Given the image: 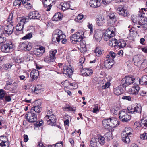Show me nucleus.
Segmentation results:
<instances>
[{"label":"nucleus","mask_w":147,"mask_h":147,"mask_svg":"<svg viewBox=\"0 0 147 147\" xmlns=\"http://www.w3.org/2000/svg\"><path fill=\"white\" fill-rule=\"evenodd\" d=\"M32 37V35L31 33L27 34L22 38L23 39H30Z\"/></svg>","instance_id":"6e6d98bb"},{"label":"nucleus","mask_w":147,"mask_h":147,"mask_svg":"<svg viewBox=\"0 0 147 147\" xmlns=\"http://www.w3.org/2000/svg\"><path fill=\"white\" fill-rule=\"evenodd\" d=\"M84 35V33L82 31H79L71 37L70 40L72 43L76 44L82 40Z\"/></svg>","instance_id":"7ed1b4c3"},{"label":"nucleus","mask_w":147,"mask_h":147,"mask_svg":"<svg viewBox=\"0 0 147 147\" xmlns=\"http://www.w3.org/2000/svg\"><path fill=\"white\" fill-rule=\"evenodd\" d=\"M44 6L47 8L46 11H49L51 8V4L55 1V0H42Z\"/></svg>","instance_id":"2eb2a0df"},{"label":"nucleus","mask_w":147,"mask_h":147,"mask_svg":"<svg viewBox=\"0 0 147 147\" xmlns=\"http://www.w3.org/2000/svg\"><path fill=\"white\" fill-rule=\"evenodd\" d=\"M98 141L97 138H92L90 141V147H98L99 144L98 143Z\"/></svg>","instance_id":"bb28decb"},{"label":"nucleus","mask_w":147,"mask_h":147,"mask_svg":"<svg viewBox=\"0 0 147 147\" xmlns=\"http://www.w3.org/2000/svg\"><path fill=\"white\" fill-rule=\"evenodd\" d=\"M139 20L138 22V24L142 26V28L145 30L147 29V18L145 17H141Z\"/></svg>","instance_id":"ddd939ff"},{"label":"nucleus","mask_w":147,"mask_h":147,"mask_svg":"<svg viewBox=\"0 0 147 147\" xmlns=\"http://www.w3.org/2000/svg\"><path fill=\"white\" fill-rule=\"evenodd\" d=\"M100 0H90L89 4L91 7L96 8L101 5Z\"/></svg>","instance_id":"412c9836"},{"label":"nucleus","mask_w":147,"mask_h":147,"mask_svg":"<svg viewBox=\"0 0 147 147\" xmlns=\"http://www.w3.org/2000/svg\"><path fill=\"white\" fill-rule=\"evenodd\" d=\"M108 16L109 17V20L111 22L110 23V24H112L117 21V17L116 13H110Z\"/></svg>","instance_id":"cd10ccee"},{"label":"nucleus","mask_w":147,"mask_h":147,"mask_svg":"<svg viewBox=\"0 0 147 147\" xmlns=\"http://www.w3.org/2000/svg\"><path fill=\"white\" fill-rule=\"evenodd\" d=\"M112 133L110 132H109L105 134L104 135V137L105 138L106 137L108 140H110L112 138Z\"/></svg>","instance_id":"09e8293b"},{"label":"nucleus","mask_w":147,"mask_h":147,"mask_svg":"<svg viewBox=\"0 0 147 147\" xmlns=\"http://www.w3.org/2000/svg\"><path fill=\"white\" fill-rule=\"evenodd\" d=\"M40 108L39 106H34L31 108L30 112L38 114L40 112Z\"/></svg>","instance_id":"2f4dec72"},{"label":"nucleus","mask_w":147,"mask_h":147,"mask_svg":"<svg viewBox=\"0 0 147 147\" xmlns=\"http://www.w3.org/2000/svg\"><path fill=\"white\" fill-rule=\"evenodd\" d=\"M131 136H129L126 134V133L122 132L121 134V137L123 142L125 143H129L130 142V137Z\"/></svg>","instance_id":"5701e85b"},{"label":"nucleus","mask_w":147,"mask_h":147,"mask_svg":"<svg viewBox=\"0 0 147 147\" xmlns=\"http://www.w3.org/2000/svg\"><path fill=\"white\" fill-rule=\"evenodd\" d=\"M51 111L49 110L47 112V115L44 117V120L46 121L47 124L51 126L55 125L56 121L55 116L52 114Z\"/></svg>","instance_id":"39448f33"},{"label":"nucleus","mask_w":147,"mask_h":147,"mask_svg":"<svg viewBox=\"0 0 147 147\" xmlns=\"http://www.w3.org/2000/svg\"><path fill=\"white\" fill-rule=\"evenodd\" d=\"M13 18V13H11L8 19H7V22H9L11 24L7 26V28L6 30H5V35L8 36L12 34L13 32V30L14 28V26L11 24L13 23L12 20Z\"/></svg>","instance_id":"f03ea898"},{"label":"nucleus","mask_w":147,"mask_h":147,"mask_svg":"<svg viewBox=\"0 0 147 147\" xmlns=\"http://www.w3.org/2000/svg\"><path fill=\"white\" fill-rule=\"evenodd\" d=\"M26 119L29 123H33L36 121L37 118L36 114L31 112H28L26 115Z\"/></svg>","instance_id":"9b49d317"},{"label":"nucleus","mask_w":147,"mask_h":147,"mask_svg":"<svg viewBox=\"0 0 147 147\" xmlns=\"http://www.w3.org/2000/svg\"><path fill=\"white\" fill-rule=\"evenodd\" d=\"M14 6H16L18 5L19 6L21 5L22 3L21 0H15V1L13 3Z\"/></svg>","instance_id":"864d4df0"},{"label":"nucleus","mask_w":147,"mask_h":147,"mask_svg":"<svg viewBox=\"0 0 147 147\" xmlns=\"http://www.w3.org/2000/svg\"><path fill=\"white\" fill-rule=\"evenodd\" d=\"M139 90V87L138 85H136L135 86H133L129 89L128 92L130 94L135 95L137 94Z\"/></svg>","instance_id":"4be33fe9"},{"label":"nucleus","mask_w":147,"mask_h":147,"mask_svg":"<svg viewBox=\"0 0 147 147\" xmlns=\"http://www.w3.org/2000/svg\"><path fill=\"white\" fill-rule=\"evenodd\" d=\"M93 73L92 69H87L86 71L84 73V76H87L91 75Z\"/></svg>","instance_id":"a18cd8bd"},{"label":"nucleus","mask_w":147,"mask_h":147,"mask_svg":"<svg viewBox=\"0 0 147 147\" xmlns=\"http://www.w3.org/2000/svg\"><path fill=\"white\" fill-rule=\"evenodd\" d=\"M122 98L123 99H126L128 101H131V98L129 96H127L122 97Z\"/></svg>","instance_id":"69168bd1"},{"label":"nucleus","mask_w":147,"mask_h":147,"mask_svg":"<svg viewBox=\"0 0 147 147\" xmlns=\"http://www.w3.org/2000/svg\"><path fill=\"white\" fill-rule=\"evenodd\" d=\"M65 109H67L68 111H74L76 110V108L75 107H66Z\"/></svg>","instance_id":"4d7b16f0"},{"label":"nucleus","mask_w":147,"mask_h":147,"mask_svg":"<svg viewBox=\"0 0 147 147\" xmlns=\"http://www.w3.org/2000/svg\"><path fill=\"white\" fill-rule=\"evenodd\" d=\"M117 40L113 38L110 40L108 42V45L112 47H116L117 45Z\"/></svg>","instance_id":"7c9ffc66"},{"label":"nucleus","mask_w":147,"mask_h":147,"mask_svg":"<svg viewBox=\"0 0 147 147\" xmlns=\"http://www.w3.org/2000/svg\"><path fill=\"white\" fill-rule=\"evenodd\" d=\"M119 118L123 122H126L130 120L131 116L127 113V111L123 110L119 112Z\"/></svg>","instance_id":"423d86ee"},{"label":"nucleus","mask_w":147,"mask_h":147,"mask_svg":"<svg viewBox=\"0 0 147 147\" xmlns=\"http://www.w3.org/2000/svg\"><path fill=\"white\" fill-rule=\"evenodd\" d=\"M140 138L141 139H147V133H144L141 135L140 136Z\"/></svg>","instance_id":"bf43d9fd"},{"label":"nucleus","mask_w":147,"mask_h":147,"mask_svg":"<svg viewBox=\"0 0 147 147\" xmlns=\"http://www.w3.org/2000/svg\"><path fill=\"white\" fill-rule=\"evenodd\" d=\"M112 60L107 59L104 61V65L105 67H109L110 66L112 65L111 62H112Z\"/></svg>","instance_id":"37998d69"},{"label":"nucleus","mask_w":147,"mask_h":147,"mask_svg":"<svg viewBox=\"0 0 147 147\" xmlns=\"http://www.w3.org/2000/svg\"><path fill=\"white\" fill-rule=\"evenodd\" d=\"M132 129L130 127H127L125 128L122 132L126 133V134L131 136L132 135Z\"/></svg>","instance_id":"f704fd0d"},{"label":"nucleus","mask_w":147,"mask_h":147,"mask_svg":"<svg viewBox=\"0 0 147 147\" xmlns=\"http://www.w3.org/2000/svg\"><path fill=\"white\" fill-rule=\"evenodd\" d=\"M96 54L97 56H99L102 53V49L100 47H98L95 51Z\"/></svg>","instance_id":"79ce46f5"},{"label":"nucleus","mask_w":147,"mask_h":147,"mask_svg":"<svg viewBox=\"0 0 147 147\" xmlns=\"http://www.w3.org/2000/svg\"><path fill=\"white\" fill-rule=\"evenodd\" d=\"M61 15L59 13H56L52 18L53 21H58L60 20L61 18Z\"/></svg>","instance_id":"c9c22d12"},{"label":"nucleus","mask_w":147,"mask_h":147,"mask_svg":"<svg viewBox=\"0 0 147 147\" xmlns=\"http://www.w3.org/2000/svg\"><path fill=\"white\" fill-rule=\"evenodd\" d=\"M32 44L27 41L20 43L18 47L19 49L26 51H29L32 48Z\"/></svg>","instance_id":"9d476101"},{"label":"nucleus","mask_w":147,"mask_h":147,"mask_svg":"<svg viewBox=\"0 0 147 147\" xmlns=\"http://www.w3.org/2000/svg\"><path fill=\"white\" fill-rule=\"evenodd\" d=\"M70 1L65 2L62 4L63 7V11H65L67 9H70Z\"/></svg>","instance_id":"58836bf2"},{"label":"nucleus","mask_w":147,"mask_h":147,"mask_svg":"<svg viewBox=\"0 0 147 147\" xmlns=\"http://www.w3.org/2000/svg\"><path fill=\"white\" fill-rule=\"evenodd\" d=\"M110 83L109 82H106L105 85L103 86L102 87V89H105L109 87V86H110Z\"/></svg>","instance_id":"052dcab7"},{"label":"nucleus","mask_w":147,"mask_h":147,"mask_svg":"<svg viewBox=\"0 0 147 147\" xmlns=\"http://www.w3.org/2000/svg\"><path fill=\"white\" fill-rule=\"evenodd\" d=\"M121 87L122 86L121 84L119 86L113 89V91L115 94L118 96L121 95L123 92V90L122 88Z\"/></svg>","instance_id":"a878e982"},{"label":"nucleus","mask_w":147,"mask_h":147,"mask_svg":"<svg viewBox=\"0 0 147 147\" xmlns=\"http://www.w3.org/2000/svg\"><path fill=\"white\" fill-rule=\"evenodd\" d=\"M97 24L99 26H102L105 22L104 17L103 16H98L96 19Z\"/></svg>","instance_id":"393cba45"},{"label":"nucleus","mask_w":147,"mask_h":147,"mask_svg":"<svg viewBox=\"0 0 147 147\" xmlns=\"http://www.w3.org/2000/svg\"><path fill=\"white\" fill-rule=\"evenodd\" d=\"M13 46L11 42H5L1 46V49L3 52L9 53L13 49Z\"/></svg>","instance_id":"6e6552de"},{"label":"nucleus","mask_w":147,"mask_h":147,"mask_svg":"<svg viewBox=\"0 0 147 147\" xmlns=\"http://www.w3.org/2000/svg\"><path fill=\"white\" fill-rule=\"evenodd\" d=\"M136 112L141 113L142 110V107L140 105H138L135 107Z\"/></svg>","instance_id":"3c124183"},{"label":"nucleus","mask_w":147,"mask_h":147,"mask_svg":"<svg viewBox=\"0 0 147 147\" xmlns=\"http://www.w3.org/2000/svg\"><path fill=\"white\" fill-rule=\"evenodd\" d=\"M139 125L143 128L145 129L147 128V120L144 119H141L140 121Z\"/></svg>","instance_id":"72a5a7b5"},{"label":"nucleus","mask_w":147,"mask_h":147,"mask_svg":"<svg viewBox=\"0 0 147 147\" xmlns=\"http://www.w3.org/2000/svg\"><path fill=\"white\" fill-rule=\"evenodd\" d=\"M131 18L133 23H136L137 22L136 16L134 15L132 16L131 17Z\"/></svg>","instance_id":"338daca9"},{"label":"nucleus","mask_w":147,"mask_h":147,"mask_svg":"<svg viewBox=\"0 0 147 147\" xmlns=\"http://www.w3.org/2000/svg\"><path fill=\"white\" fill-rule=\"evenodd\" d=\"M4 32V28L2 26H0V35H3V34L5 35Z\"/></svg>","instance_id":"13d9d810"},{"label":"nucleus","mask_w":147,"mask_h":147,"mask_svg":"<svg viewBox=\"0 0 147 147\" xmlns=\"http://www.w3.org/2000/svg\"><path fill=\"white\" fill-rule=\"evenodd\" d=\"M80 51L81 53H84L86 51L87 49L86 47H81Z\"/></svg>","instance_id":"680f3d73"},{"label":"nucleus","mask_w":147,"mask_h":147,"mask_svg":"<svg viewBox=\"0 0 147 147\" xmlns=\"http://www.w3.org/2000/svg\"><path fill=\"white\" fill-rule=\"evenodd\" d=\"M145 58L144 56L141 54H138L134 56L133 58V61L134 64L136 66L139 65L142 61L145 60Z\"/></svg>","instance_id":"f8f14e48"},{"label":"nucleus","mask_w":147,"mask_h":147,"mask_svg":"<svg viewBox=\"0 0 147 147\" xmlns=\"http://www.w3.org/2000/svg\"><path fill=\"white\" fill-rule=\"evenodd\" d=\"M83 18L84 16L83 15L79 14L75 19V20L76 22H81V20L83 19Z\"/></svg>","instance_id":"49530a36"},{"label":"nucleus","mask_w":147,"mask_h":147,"mask_svg":"<svg viewBox=\"0 0 147 147\" xmlns=\"http://www.w3.org/2000/svg\"><path fill=\"white\" fill-rule=\"evenodd\" d=\"M147 65V63L145 59L144 61H142L141 62H140L139 65H137L136 66L138 67H139L140 69H143Z\"/></svg>","instance_id":"4c0bfd02"},{"label":"nucleus","mask_w":147,"mask_h":147,"mask_svg":"<svg viewBox=\"0 0 147 147\" xmlns=\"http://www.w3.org/2000/svg\"><path fill=\"white\" fill-rule=\"evenodd\" d=\"M99 111L98 106L96 105L94 106V108H93V112L94 113H96Z\"/></svg>","instance_id":"0e129e2a"},{"label":"nucleus","mask_w":147,"mask_h":147,"mask_svg":"<svg viewBox=\"0 0 147 147\" xmlns=\"http://www.w3.org/2000/svg\"><path fill=\"white\" fill-rule=\"evenodd\" d=\"M57 52V51L56 50H55L53 51H50V56L51 57H55V55L56 54Z\"/></svg>","instance_id":"5fc2aeb1"},{"label":"nucleus","mask_w":147,"mask_h":147,"mask_svg":"<svg viewBox=\"0 0 147 147\" xmlns=\"http://www.w3.org/2000/svg\"><path fill=\"white\" fill-rule=\"evenodd\" d=\"M102 123L103 126L105 129L110 127L113 128L119 125L117 119L114 117L105 119L103 120Z\"/></svg>","instance_id":"f257e3e1"},{"label":"nucleus","mask_w":147,"mask_h":147,"mask_svg":"<svg viewBox=\"0 0 147 147\" xmlns=\"http://www.w3.org/2000/svg\"><path fill=\"white\" fill-rule=\"evenodd\" d=\"M55 60V57H51L50 56L49 57H46L45 58L44 61L46 62H53Z\"/></svg>","instance_id":"ea45409f"},{"label":"nucleus","mask_w":147,"mask_h":147,"mask_svg":"<svg viewBox=\"0 0 147 147\" xmlns=\"http://www.w3.org/2000/svg\"><path fill=\"white\" fill-rule=\"evenodd\" d=\"M128 113H134L136 112L135 107L129 106L127 107Z\"/></svg>","instance_id":"c03bdc74"},{"label":"nucleus","mask_w":147,"mask_h":147,"mask_svg":"<svg viewBox=\"0 0 147 147\" xmlns=\"http://www.w3.org/2000/svg\"><path fill=\"white\" fill-rule=\"evenodd\" d=\"M103 36V33L101 31L96 32L94 35L96 39L98 41H100L101 40Z\"/></svg>","instance_id":"473e14b6"},{"label":"nucleus","mask_w":147,"mask_h":147,"mask_svg":"<svg viewBox=\"0 0 147 147\" xmlns=\"http://www.w3.org/2000/svg\"><path fill=\"white\" fill-rule=\"evenodd\" d=\"M109 55L112 58H114L116 56V54L112 51H110L109 52Z\"/></svg>","instance_id":"e2e57ef3"},{"label":"nucleus","mask_w":147,"mask_h":147,"mask_svg":"<svg viewBox=\"0 0 147 147\" xmlns=\"http://www.w3.org/2000/svg\"><path fill=\"white\" fill-rule=\"evenodd\" d=\"M28 18V21L30 19H38L40 20H42L43 19L42 16L37 11H33L31 12L28 15V16H24Z\"/></svg>","instance_id":"1a4fd4ad"},{"label":"nucleus","mask_w":147,"mask_h":147,"mask_svg":"<svg viewBox=\"0 0 147 147\" xmlns=\"http://www.w3.org/2000/svg\"><path fill=\"white\" fill-rule=\"evenodd\" d=\"M25 8L27 9H30L32 7V5L28 2H27L24 5Z\"/></svg>","instance_id":"603ef678"},{"label":"nucleus","mask_w":147,"mask_h":147,"mask_svg":"<svg viewBox=\"0 0 147 147\" xmlns=\"http://www.w3.org/2000/svg\"><path fill=\"white\" fill-rule=\"evenodd\" d=\"M117 11L119 15L124 17L126 16L129 14L128 11L124 9V7H118Z\"/></svg>","instance_id":"6ab92c4d"},{"label":"nucleus","mask_w":147,"mask_h":147,"mask_svg":"<svg viewBox=\"0 0 147 147\" xmlns=\"http://www.w3.org/2000/svg\"><path fill=\"white\" fill-rule=\"evenodd\" d=\"M115 29L114 27H109L105 32V34L107 35L110 36L111 37H112L115 35Z\"/></svg>","instance_id":"aec40b11"},{"label":"nucleus","mask_w":147,"mask_h":147,"mask_svg":"<svg viewBox=\"0 0 147 147\" xmlns=\"http://www.w3.org/2000/svg\"><path fill=\"white\" fill-rule=\"evenodd\" d=\"M6 94V93L4 90L0 89V100L3 99Z\"/></svg>","instance_id":"8fccbe9b"},{"label":"nucleus","mask_w":147,"mask_h":147,"mask_svg":"<svg viewBox=\"0 0 147 147\" xmlns=\"http://www.w3.org/2000/svg\"><path fill=\"white\" fill-rule=\"evenodd\" d=\"M12 65L9 63L4 64L3 65V68L6 70H8L10 69Z\"/></svg>","instance_id":"de8ad7c7"},{"label":"nucleus","mask_w":147,"mask_h":147,"mask_svg":"<svg viewBox=\"0 0 147 147\" xmlns=\"http://www.w3.org/2000/svg\"><path fill=\"white\" fill-rule=\"evenodd\" d=\"M126 44L125 41L123 39H120L117 41V45L116 47L119 48H123L126 45Z\"/></svg>","instance_id":"c85d7f7f"},{"label":"nucleus","mask_w":147,"mask_h":147,"mask_svg":"<svg viewBox=\"0 0 147 147\" xmlns=\"http://www.w3.org/2000/svg\"><path fill=\"white\" fill-rule=\"evenodd\" d=\"M137 79H135L134 78L129 76L126 77L121 80V85L123 88H125L132 84L136 85V82H137Z\"/></svg>","instance_id":"20e7f679"},{"label":"nucleus","mask_w":147,"mask_h":147,"mask_svg":"<svg viewBox=\"0 0 147 147\" xmlns=\"http://www.w3.org/2000/svg\"><path fill=\"white\" fill-rule=\"evenodd\" d=\"M45 49L42 46L37 47L34 50V54L38 56H41L44 53Z\"/></svg>","instance_id":"dca6fc26"},{"label":"nucleus","mask_w":147,"mask_h":147,"mask_svg":"<svg viewBox=\"0 0 147 147\" xmlns=\"http://www.w3.org/2000/svg\"><path fill=\"white\" fill-rule=\"evenodd\" d=\"M20 20L16 27V30L18 31L23 30L24 24L28 21V18L26 16L19 17Z\"/></svg>","instance_id":"0eeeda50"},{"label":"nucleus","mask_w":147,"mask_h":147,"mask_svg":"<svg viewBox=\"0 0 147 147\" xmlns=\"http://www.w3.org/2000/svg\"><path fill=\"white\" fill-rule=\"evenodd\" d=\"M136 85L140 84L142 85H147V76H144L141 78L137 79V82H136Z\"/></svg>","instance_id":"a211bd4d"},{"label":"nucleus","mask_w":147,"mask_h":147,"mask_svg":"<svg viewBox=\"0 0 147 147\" xmlns=\"http://www.w3.org/2000/svg\"><path fill=\"white\" fill-rule=\"evenodd\" d=\"M66 36L64 34L62 33V34H61L59 36L58 38V39H56V41L58 42H60V40H62L61 42L62 44H65L67 41V40L65 38Z\"/></svg>","instance_id":"c756f323"},{"label":"nucleus","mask_w":147,"mask_h":147,"mask_svg":"<svg viewBox=\"0 0 147 147\" xmlns=\"http://www.w3.org/2000/svg\"><path fill=\"white\" fill-rule=\"evenodd\" d=\"M97 139L98 140V143L101 145H102L105 143V138L104 136H98Z\"/></svg>","instance_id":"e433bc0d"},{"label":"nucleus","mask_w":147,"mask_h":147,"mask_svg":"<svg viewBox=\"0 0 147 147\" xmlns=\"http://www.w3.org/2000/svg\"><path fill=\"white\" fill-rule=\"evenodd\" d=\"M39 74V71L38 70L35 69L33 70L30 73V76L32 78L31 80L33 81L34 80L36 79Z\"/></svg>","instance_id":"b1692460"},{"label":"nucleus","mask_w":147,"mask_h":147,"mask_svg":"<svg viewBox=\"0 0 147 147\" xmlns=\"http://www.w3.org/2000/svg\"><path fill=\"white\" fill-rule=\"evenodd\" d=\"M62 32L60 30L57 29L55 30L53 32L52 34V40L54 42L56 41V39H58V38L61 34H62Z\"/></svg>","instance_id":"f3484780"},{"label":"nucleus","mask_w":147,"mask_h":147,"mask_svg":"<svg viewBox=\"0 0 147 147\" xmlns=\"http://www.w3.org/2000/svg\"><path fill=\"white\" fill-rule=\"evenodd\" d=\"M41 89L38 87H36L34 90V92L36 94H38L40 92Z\"/></svg>","instance_id":"774afa93"},{"label":"nucleus","mask_w":147,"mask_h":147,"mask_svg":"<svg viewBox=\"0 0 147 147\" xmlns=\"http://www.w3.org/2000/svg\"><path fill=\"white\" fill-rule=\"evenodd\" d=\"M73 69L70 65L66 66L63 68V72L64 74L67 75L68 76L70 77L73 72Z\"/></svg>","instance_id":"4468645a"},{"label":"nucleus","mask_w":147,"mask_h":147,"mask_svg":"<svg viewBox=\"0 0 147 147\" xmlns=\"http://www.w3.org/2000/svg\"><path fill=\"white\" fill-rule=\"evenodd\" d=\"M119 110V107H115L111 108V111L112 114L116 115Z\"/></svg>","instance_id":"a19ab883"}]
</instances>
